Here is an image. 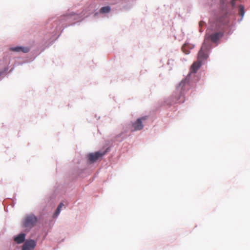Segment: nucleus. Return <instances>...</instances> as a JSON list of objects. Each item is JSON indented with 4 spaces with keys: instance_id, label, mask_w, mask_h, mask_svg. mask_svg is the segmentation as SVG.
Returning a JSON list of instances; mask_svg holds the SVG:
<instances>
[{
    "instance_id": "obj_16",
    "label": "nucleus",
    "mask_w": 250,
    "mask_h": 250,
    "mask_svg": "<svg viewBox=\"0 0 250 250\" xmlns=\"http://www.w3.org/2000/svg\"><path fill=\"white\" fill-rule=\"evenodd\" d=\"M199 24V26L201 27L205 24V22L203 21H200Z\"/></svg>"
},
{
    "instance_id": "obj_9",
    "label": "nucleus",
    "mask_w": 250,
    "mask_h": 250,
    "mask_svg": "<svg viewBox=\"0 0 250 250\" xmlns=\"http://www.w3.org/2000/svg\"><path fill=\"white\" fill-rule=\"evenodd\" d=\"M25 235L24 233H21L14 238V241L18 244L24 242Z\"/></svg>"
},
{
    "instance_id": "obj_17",
    "label": "nucleus",
    "mask_w": 250,
    "mask_h": 250,
    "mask_svg": "<svg viewBox=\"0 0 250 250\" xmlns=\"http://www.w3.org/2000/svg\"><path fill=\"white\" fill-rule=\"evenodd\" d=\"M223 24H227V21L223 22Z\"/></svg>"
},
{
    "instance_id": "obj_12",
    "label": "nucleus",
    "mask_w": 250,
    "mask_h": 250,
    "mask_svg": "<svg viewBox=\"0 0 250 250\" xmlns=\"http://www.w3.org/2000/svg\"><path fill=\"white\" fill-rule=\"evenodd\" d=\"M175 102L176 103H183L185 100L184 97L182 93L179 96L178 98H175Z\"/></svg>"
},
{
    "instance_id": "obj_1",
    "label": "nucleus",
    "mask_w": 250,
    "mask_h": 250,
    "mask_svg": "<svg viewBox=\"0 0 250 250\" xmlns=\"http://www.w3.org/2000/svg\"><path fill=\"white\" fill-rule=\"evenodd\" d=\"M201 65L202 62L198 60L192 63L190 67L188 75L184 80L182 81L180 83L177 88V90L182 91L184 90V87H186L187 84H188V83H189V79L192 73H195L201 67Z\"/></svg>"
},
{
    "instance_id": "obj_3",
    "label": "nucleus",
    "mask_w": 250,
    "mask_h": 250,
    "mask_svg": "<svg viewBox=\"0 0 250 250\" xmlns=\"http://www.w3.org/2000/svg\"><path fill=\"white\" fill-rule=\"evenodd\" d=\"M209 48L205 43H203L198 54L197 60L201 62L208 58Z\"/></svg>"
},
{
    "instance_id": "obj_8",
    "label": "nucleus",
    "mask_w": 250,
    "mask_h": 250,
    "mask_svg": "<svg viewBox=\"0 0 250 250\" xmlns=\"http://www.w3.org/2000/svg\"><path fill=\"white\" fill-rule=\"evenodd\" d=\"M10 50L15 52H22L23 53H27L29 51V48L27 47L17 46L11 48Z\"/></svg>"
},
{
    "instance_id": "obj_2",
    "label": "nucleus",
    "mask_w": 250,
    "mask_h": 250,
    "mask_svg": "<svg viewBox=\"0 0 250 250\" xmlns=\"http://www.w3.org/2000/svg\"><path fill=\"white\" fill-rule=\"evenodd\" d=\"M38 219L37 217L33 214L26 215L22 221V227L26 229H30L36 225Z\"/></svg>"
},
{
    "instance_id": "obj_13",
    "label": "nucleus",
    "mask_w": 250,
    "mask_h": 250,
    "mask_svg": "<svg viewBox=\"0 0 250 250\" xmlns=\"http://www.w3.org/2000/svg\"><path fill=\"white\" fill-rule=\"evenodd\" d=\"M64 206V204H59L55 212L54 213L53 215V217H56L59 215V214L60 212L61 208H62V206Z\"/></svg>"
},
{
    "instance_id": "obj_5",
    "label": "nucleus",
    "mask_w": 250,
    "mask_h": 250,
    "mask_svg": "<svg viewBox=\"0 0 250 250\" xmlns=\"http://www.w3.org/2000/svg\"><path fill=\"white\" fill-rule=\"evenodd\" d=\"M223 33L222 32L212 33L209 35H207L206 39L211 41L212 42L216 43L223 37Z\"/></svg>"
},
{
    "instance_id": "obj_10",
    "label": "nucleus",
    "mask_w": 250,
    "mask_h": 250,
    "mask_svg": "<svg viewBox=\"0 0 250 250\" xmlns=\"http://www.w3.org/2000/svg\"><path fill=\"white\" fill-rule=\"evenodd\" d=\"M79 16L77 14H72L66 17V20L69 22L78 19Z\"/></svg>"
},
{
    "instance_id": "obj_11",
    "label": "nucleus",
    "mask_w": 250,
    "mask_h": 250,
    "mask_svg": "<svg viewBox=\"0 0 250 250\" xmlns=\"http://www.w3.org/2000/svg\"><path fill=\"white\" fill-rule=\"evenodd\" d=\"M110 7L108 6H104V7H102L100 9V12L101 13H107L108 12H110Z\"/></svg>"
},
{
    "instance_id": "obj_15",
    "label": "nucleus",
    "mask_w": 250,
    "mask_h": 250,
    "mask_svg": "<svg viewBox=\"0 0 250 250\" xmlns=\"http://www.w3.org/2000/svg\"><path fill=\"white\" fill-rule=\"evenodd\" d=\"M185 47H186V45H184L183 47H182V50H183V51L186 54H188L189 53V51L187 50H185Z\"/></svg>"
},
{
    "instance_id": "obj_7",
    "label": "nucleus",
    "mask_w": 250,
    "mask_h": 250,
    "mask_svg": "<svg viewBox=\"0 0 250 250\" xmlns=\"http://www.w3.org/2000/svg\"><path fill=\"white\" fill-rule=\"evenodd\" d=\"M36 246V242L33 240H27L22 247V250H34Z\"/></svg>"
},
{
    "instance_id": "obj_6",
    "label": "nucleus",
    "mask_w": 250,
    "mask_h": 250,
    "mask_svg": "<svg viewBox=\"0 0 250 250\" xmlns=\"http://www.w3.org/2000/svg\"><path fill=\"white\" fill-rule=\"evenodd\" d=\"M146 116L142 117L138 119L134 123L132 124L133 130H140L142 129L144 127L143 122L146 120Z\"/></svg>"
},
{
    "instance_id": "obj_4",
    "label": "nucleus",
    "mask_w": 250,
    "mask_h": 250,
    "mask_svg": "<svg viewBox=\"0 0 250 250\" xmlns=\"http://www.w3.org/2000/svg\"><path fill=\"white\" fill-rule=\"evenodd\" d=\"M107 148L106 149V150L104 151H100L95 152L94 153H89L87 155L88 160L91 163H94L96 162L99 159L102 158V157L106 154V153L107 152Z\"/></svg>"
},
{
    "instance_id": "obj_14",
    "label": "nucleus",
    "mask_w": 250,
    "mask_h": 250,
    "mask_svg": "<svg viewBox=\"0 0 250 250\" xmlns=\"http://www.w3.org/2000/svg\"><path fill=\"white\" fill-rule=\"evenodd\" d=\"M244 13V8L242 5H240L239 7V14L242 17H243Z\"/></svg>"
}]
</instances>
